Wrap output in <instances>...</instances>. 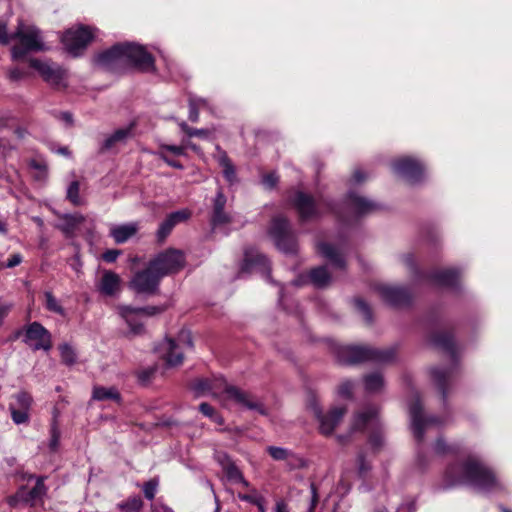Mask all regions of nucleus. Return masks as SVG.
<instances>
[{"label": "nucleus", "mask_w": 512, "mask_h": 512, "mask_svg": "<svg viewBox=\"0 0 512 512\" xmlns=\"http://www.w3.org/2000/svg\"><path fill=\"white\" fill-rule=\"evenodd\" d=\"M93 64L105 71L120 73L129 68L141 72H156L155 59L146 49L134 43H119L93 58Z\"/></svg>", "instance_id": "f257e3e1"}, {"label": "nucleus", "mask_w": 512, "mask_h": 512, "mask_svg": "<svg viewBox=\"0 0 512 512\" xmlns=\"http://www.w3.org/2000/svg\"><path fill=\"white\" fill-rule=\"evenodd\" d=\"M444 483L445 488L468 484L480 492H491L502 488L494 471L472 455L449 465L444 473Z\"/></svg>", "instance_id": "f03ea898"}, {"label": "nucleus", "mask_w": 512, "mask_h": 512, "mask_svg": "<svg viewBox=\"0 0 512 512\" xmlns=\"http://www.w3.org/2000/svg\"><path fill=\"white\" fill-rule=\"evenodd\" d=\"M396 357L394 348L375 349L369 346L351 345L340 347L337 351L339 363L345 365L358 364L365 361L390 363Z\"/></svg>", "instance_id": "7ed1b4c3"}, {"label": "nucleus", "mask_w": 512, "mask_h": 512, "mask_svg": "<svg viewBox=\"0 0 512 512\" xmlns=\"http://www.w3.org/2000/svg\"><path fill=\"white\" fill-rule=\"evenodd\" d=\"M11 39L18 41V44L11 48L13 60L21 59L29 52L46 50L41 31L33 25L19 22L16 30L11 34Z\"/></svg>", "instance_id": "20e7f679"}, {"label": "nucleus", "mask_w": 512, "mask_h": 512, "mask_svg": "<svg viewBox=\"0 0 512 512\" xmlns=\"http://www.w3.org/2000/svg\"><path fill=\"white\" fill-rule=\"evenodd\" d=\"M147 265L162 279L179 272L185 266V256L182 251L170 248L155 255Z\"/></svg>", "instance_id": "39448f33"}, {"label": "nucleus", "mask_w": 512, "mask_h": 512, "mask_svg": "<svg viewBox=\"0 0 512 512\" xmlns=\"http://www.w3.org/2000/svg\"><path fill=\"white\" fill-rule=\"evenodd\" d=\"M166 305L132 307L129 305H121L118 307L119 315L124 319L133 335H140L144 332V325L141 322L142 317H150L164 312Z\"/></svg>", "instance_id": "423d86ee"}, {"label": "nucleus", "mask_w": 512, "mask_h": 512, "mask_svg": "<svg viewBox=\"0 0 512 512\" xmlns=\"http://www.w3.org/2000/svg\"><path fill=\"white\" fill-rule=\"evenodd\" d=\"M269 234L274 240L275 245L284 253H295L297 242L291 225L283 216H276L272 219Z\"/></svg>", "instance_id": "0eeeda50"}, {"label": "nucleus", "mask_w": 512, "mask_h": 512, "mask_svg": "<svg viewBox=\"0 0 512 512\" xmlns=\"http://www.w3.org/2000/svg\"><path fill=\"white\" fill-rule=\"evenodd\" d=\"M23 333V342L32 350L49 351L52 348L51 333L39 322H32L23 330H18L14 338H18Z\"/></svg>", "instance_id": "6e6552de"}, {"label": "nucleus", "mask_w": 512, "mask_h": 512, "mask_svg": "<svg viewBox=\"0 0 512 512\" xmlns=\"http://www.w3.org/2000/svg\"><path fill=\"white\" fill-rule=\"evenodd\" d=\"M185 347H193L191 333L188 330H181L176 339L165 340L162 350L167 366L174 367L182 364Z\"/></svg>", "instance_id": "1a4fd4ad"}, {"label": "nucleus", "mask_w": 512, "mask_h": 512, "mask_svg": "<svg viewBox=\"0 0 512 512\" xmlns=\"http://www.w3.org/2000/svg\"><path fill=\"white\" fill-rule=\"evenodd\" d=\"M160 281L161 278L147 265L131 277L128 288L137 295L154 296L159 293Z\"/></svg>", "instance_id": "9d476101"}, {"label": "nucleus", "mask_w": 512, "mask_h": 512, "mask_svg": "<svg viewBox=\"0 0 512 512\" xmlns=\"http://www.w3.org/2000/svg\"><path fill=\"white\" fill-rule=\"evenodd\" d=\"M409 413L411 419V427L414 437L418 441H422L425 431L431 426H438L443 424V421L436 416L425 417L423 415V407L420 402L419 396L415 394L414 399L409 405Z\"/></svg>", "instance_id": "9b49d317"}, {"label": "nucleus", "mask_w": 512, "mask_h": 512, "mask_svg": "<svg viewBox=\"0 0 512 512\" xmlns=\"http://www.w3.org/2000/svg\"><path fill=\"white\" fill-rule=\"evenodd\" d=\"M93 39V32L87 26H78L65 31L61 37L66 51L74 57L79 56Z\"/></svg>", "instance_id": "f8f14e48"}, {"label": "nucleus", "mask_w": 512, "mask_h": 512, "mask_svg": "<svg viewBox=\"0 0 512 512\" xmlns=\"http://www.w3.org/2000/svg\"><path fill=\"white\" fill-rule=\"evenodd\" d=\"M312 410L319 421L320 432L325 436H329L334 432L346 414L345 407H334L327 414H322L320 407L317 405H313Z\"/></svg>", "instance_id": "ddd939ff"}, {"label": "nucleus", "mask_w": 512, "mask_h": 512, "mask_svg": "<svg viewBox=\"0 0 512 512\" xmlns=\"http://www.w3.org/2000/svg\"><path fill=\"white\" fill-rule=\"evenodd\" d=\"M393 171L399 176L405 178L410 183H417L424 174L423 165L411 157L397 159L392 164Z\"/></svg>", "instance_id": "4468645a"}, {"label": "nucleus", "mask_w": 512, "mask_h": 512, "mask_svg": "<svg viewBox=\"0 0 512 512\" xmlns=\"http://www.w3.org/2000/svg\"><path fill=\"white\" fill-rule=\"evenodd\" d=\"M292 203L303 221L318 217L321 214V203H316L312 196L304 192H296Z\"/></svg>", "instance_id": "2eb2a0df"}, {"label": "nucleus", "mask_w": 512, "mask_h": 512, "mask_svg": "<svg viewBox=\"0 0 512 512\" xmlns=\"http://www.w3.org/2000/svg\"><path fill=\"white\" fill-rule=\"evenodd\" d=\"M224 391L229 398L233 399L239 405H242L249 410H255L261 415L267 414V410L263 403L251 394L246 393L235 386L227 384H225Z\"/></svg>", "instance_id": "dca6fc26"}, {"label": "nucleus", "mask_w": 512, "mask_h": 512, "mask_svg": "<svg viewBox=\"0 0 512 512\" xmlns=\"http://www.w3.org/2000/svg\"><path fill=\"white\" fill-rule=\"evenodd\" d=\"M378 292L385 302L394 307L408 305L411 301V294L404 287L383 285L378 287Z\"/></svg>", "instance_id": "f3484780"}, {"label": "nucleus", "mask_w": 512, "mask_h": 512, "mask_svg": "<svg viewBox=\"0 0 512 512\" xmlns=\"http://www.w3.org/2000/svg\"><path fill=\"white\" fill-rule=\"evenodd\" d=\"M214 459L222 467L229 481L234 483H241L244 487H249L248 481L243 477L242 472L232 461L230 456L224 451H216Z\"/></svg>", "instance_id": "a211bd4d"}, {"label": "nucleus", "mask_w": 512, "mask_h": 512, "mask_svg": "<svg viewBox=\"0 0 512 512\" xmlns=\"http://www.w3.org/2000/svg\"><path fill=\"white\" fill-rule=\"evenodd\" d=\"M226 203L227 197L220 188L218 189L212 203V214L210 218L212 227L215 228L232 222L231 215L224 210Z\"/></svg>", "instance_id": "6ab92c4d"}, {"label": "nucleus", "mask_w": 512, "mask_h": 512, "mask_svg": "<svg viewBox=\"0 0 512 512\" xmlns=\"http://www.w3.org/2000/svg\"><path fill=\"white\" fill-rule=\"evenodd\" d=\"M190 216L191 213L187 209L178 210L167 215L157 230L158 241L163 242L177 224L185 222Z\"/></svg>", "instance_id": "aec40b11"}, {"label": "nucleus", "mask_w": 512, "mask_h": 512, "mask_svg": "<svg viewBox=\"0 0 512 512\" xmlns=\"http://www.w3.org/2000/svg\"><path fill=\"white\" fill-rule=\"evenodd\" d=\"M379 418L376 407H368L364 411L355 414L350 425L352 432L364 431L370 427H378Z\"/></svg>", "instance_id": "412c9836"}, {"label": "nucleus", "mask_w": 512, "mask_h": 512, "mask_svg": "<svg viewBox=\"0 0 512 512\" xmlns=\"http://www.w3.org/2000/svg\"><path fill=\"white\" fill-rule=\"evenodd\" d=\"M350 208L358 216H365L381 209V205L354 192L348 194Z\"/></svg>", "instance_id": "4be33fe9"}, {"label": "nucleus", "mask_w": 512, "mask_h": 512, "mask_svg": "<svg viewBox=\"0 0 512 512\" xmlns=\"http://www.w3.org/2000/svg\"><path fill=\"white\" fill-rule=\"evenodd\" d=\"M29 64L40 73L46 82L58 85L62 81L63 72L59 67L52 66L47 62L35 58H31Z\"/></svg>", "instance_id": "5701e85b"}, {"label": "nucleus", "mask_w": 512, "mask_h": 512, "mask_svg": "<svg viewBox=\"0 0 512 512\" xmlns=\"http://www.w3.org/2000/svg\"><path fill=\"white\" fill-rule=\"evenodd\" d=\"M138 223L130 222L125 224H112L109 229V236L116 244H123L137 234Z\"/></svg>", "instance_id": "b1692460"}, {"label": "nucleus", "mask_w": 512, "mask_h": 512, "mask_svg": "<svg viewBox=\"0 0 512 512\" xmlns=\"http://www.w3.org/2000/svg\"><path fill=\"white\" fill-rule=\"evenodd\" d=\"M316 247L318 253L329 260L336 268L345 269V259L337 247L325 242H319Z\"/></svg>", "instance_id": "393cba45"}, {"label": "nucleus", "mask_w": 512, "mask_h": 512, "mask_svg": "<svg viewBox=\"0 0 512 512\" xmlns=\"http://www.w3.org/2000/svg\"><path fill=\"white\" fill-rule=\"evenodd\" d=\"M431 374L438 386V389L442 395V399L445 402L447 398V385L452 382L454 378L453 369H441L433 368Z\"/></svg>", "instance_id": "a878e982"}, {"label": "nucleus", "mask_w": 512, "mask_h": 512, "mask_svg": "<svg viewBox=\"0 0 512 512\" xmlns=\"http://www.w3.org/2000/svg\"><path fill=\"white\" fill-rule=\"evenodd\" d=\"M119 288L120 277L112 271H105L98 286L99 291L104 295L112 296Z\"/></svg>", "instance_id": "bb28decb"}, {"label": "nucleus", "mask_w": 512, "mask_h": 512, "mask_svg": "<svg viewBox=\"0 0 512 512\" xmlns=\"http://www.w3.org/2000/svg\"><path fill=\"white\" fill-rule=\"evenodd\" d=\"M268 452L270 456L275 460H287L288 464L293 468H299L304 466V460L294 455L288 449L270 446L268 448Z\"/></svg>", "instance_id": "cd10ccee"}, {"label": "nucleus", "mask_w": 512, "mask_h": 512, "mask_svg": "<svg viewBox=\"0 0 512 512\" xmlns=\"http://www.w3.org/2000/svg\"><path fill=\"white\" fill-rule=\"evenodd\" d=\"M429 279L439 286H454L458 280L459 272L455 269L438 270L431 273Z\"/></svg>", "instance_id": "c85d7f7f"}, {"label": "nucleus", "mask_w": 512, "mask_h": 512, "mask_svg": "<svg viewBox=\"0 0 512 512\" xmlns=\"http://www.w3.org/2000/svg\"><path fill=\"white\" fill-rule=\"evenodd\" d=\"M45 477L41 476L36 479L35 486L30 490H25V497L23 503L34 506L38 501H42L47 493V487L44 483Z\"/></svg>", "instance_id": "c756f323"}, {"label": "nucleus", "mask_w": 512, "mask_h": 512, "mask_svg": "<svg viewBox=\"0 0 512 512\" xmlns=\"http://www.w3.org/2000/svg\"><path fill=\"white\" fill-rule=\"evenodd\" d=\"M132 135V128H120L111 135L107 136L101 145V151H108L115 147L117 144L125 143Z\"/></svg>", "instance_id": "7c9ffc66"}, {"label": "nucleus", "mask_w": 512, "mask_h": 512, "mask_svg": "<svg viewBox=\"0 0 512 512\" xmlns=\"http://www.w3.org/2000/svg\"><path fill=\"white\" fill-rule=\"evenodd\" d=\"M430 343L436 348L447 352L452 359L455 358V347L453 337L448 333H435L430 337Z\"/></svg>", "instance_id": "2f4dec72"}, {"label": "nucleus", "mask_w": 512, "mask_h": 512, "mask_svg": "<svg viewBox=\"0 0 512 512\" xmlns=\"http://www.w3.org/2000/svg\"><path fill=\"white\" fill-rule=\"evenodd\" d=\"M92 398L97 401L112 400L119 402L121 400V395L115 387L107 388L102 386H94Z\"/></svg>", "instance_id": "473e14b6"}, {"label": "nucleus", "mask_w": 512, "mask_h": 512, "mask_svg": "<svg viewBox=\"0 0 512 512\" xmlns=\"http://www.w3.org/2000/svg\"><path fill=\"white\" fill-rule=\"evenodd\" d=\"M258 266L262 267L264 270L269 269L268 259L264 255H262V254H257L254 257H251L248 253H246L245 254V259H244V264H243V267H242V271L243 272L244 271H250L253 268H256ZM266 276H267V279L271 278L270 270H268Z\"/></svg>", "instance_id": "72a5a7b5"}, {"label": "nucleus", "mask_w": 512, "mask_h": 512, "mask_svg": "<svg viewBox=\"0 0 512 512\" xmlns=\"http://www.w3.org/2000/svg\"><path fill=\"white\" fill-rule=\"evenodd\" d=\"M310 281L317 288H324L329 285L331 276L326 266H319L312 269L309 273Z\"/></svg>", "instance_id": "f704fd0d"}, {"label": "nucleus", "mask_w": 512, "mask_h": 512, "mask_svg": "<svg viewBox=\"0 0 512 512\" xmlns=\"http://www.w3.org/2000/svg\"><path fill=\"white\" fill-rule=\"evenodd\" d=\"M219 165L222 168L223 176L230 185L237 182L236 169L230 158L225 152H222L218 159Z\"/></svg>", "instance_id": "c9c22d12"}, {"label": "nucleus", "mask_w": 512, "mask_h": 512, "mask_svg": "<svg viewBox=\"0 0 512 512\" xmlns=\"http://www.w3.org/2000/svg\"><path fill=\"white\" fill-rule=\"evenodd\" d=\"M63 223L60 226V229L67 235H70L74 232L76 227L83 221V217L79 214L70 215L66 214L62 217Z\"/></svg>", "instance_id": "e433bc0d"}, {"label": "nucleus", "mask_w": 512, "mask_h": 512, "mask_svg": "<svg viewBox=\"0 0 512 512\" xmlns=\"http://www.w3.org/2000/svg\"><path fill=\"white\" fill-rule=\"evenodd\" d=\"M365 389L368 392H378L384 386V380L381 374L372 373L364 378Z\"/></svg>", "instance_id": "4c0bfd02"}, {"label": "nucleus", "mask_w": 512, "mask_h": 512, "mask_svg": "<svg viewBox=\"0 0 512 512\" xmlns=\"http://www.w3.org/2000/svg\"><path fill=\"white\" fill-rule=\"evenodd\" d=\"M118 508L124 512H140L143 508V501L140 496H133L119 503Z\"/></svg>", "instance_id": "58836bf2"}, {"label": "nucleus", "mask_w": 512, "mask_h": 512, "mask_svg": "<svg viewBox=\"0 0 512 512\" xmlns=\"http://www.w3.org/2000/svg\"><path fill=\"white\" fill-rule=\"evenodd\" d=\"M62 362L68 366L76 363V353L74 349L67 343L59 346Z\"/></svg>", "instance_id": "ea45409f"}, {"label": "nucleus", "mask_w": 512, "mask_h": 512, "mask_svg": "<svg viewBox=\"0 0 512 512\" xmlns=\"http://www.w3.org/2000/svg\"><path fill=\"white\" fill-rule=\"evenodd\" d=\"M178 125H179L180 129L190 138L191 137L207 138L210 133V131L208 129L192 128L185 121L179 122Z\"/></svg>", "instance_id": "a19ab883"}, {"label": "nucleus", "mask_w": 512, "mask_h": 512, "mask_svg": "<svg viewBox=\"0 0 512 512\" xmlns=\"http://www.w3.org/2000/svg\"><path fill=\"white\" fill-rule=\"evenodd\" d=\"M79 191L80 183L76 180L72 181L67 188L66 197L75 206H78L82 203Z\"/></svg>", "instance_id": "79ce46f5"}, {"label": "nucleus", "mask_w": 512, "mask_h": 512, "mask_svg": "<svg viewBox=\"0 0 512 512\" xmlns=\"http://www.w3.org/2000/svg\"><path fill=\"white\" fill-rule=\"evenodd\" d=\"M11 412V418L17 425L28 423L29 421V410L18 409L14 405L9 406Z\"/></svg>", "instance_id": "37998d69"}, {"label": "nucleus", "mask_w": 512, "mask_h": 512, "mask_svg": "<svg viewBox=\"0 0 512 512\" xmlns=\"http://www.w3.org/2000/svg\"><path fill=\"white\" fill-rule=\"evenodd\" d=\"M214 387V384L209 379H197L191 388L196 396H200L205 392L211 391Z\"/></svg>", "instance_id": "c03bdc74"}, {"label": "nucleus", "mask_w": 512, "mask_h": 512, "mask_svg": "<svg viewBox=\"0 0 512 512\" xmlns=\"http://www.w3.org/2000/svg\"><path fill=\"white\" fill-rule=\"evenodd\" d=\"M188 104H191V105L194 104V106L197 107L199 110L207 109L211 113L214 112L213 106L211 105V103L209 102L208 99L196 96L191 93L188 95Z\"/></svg>", "instance_id": "a18cd8bd"}, {"label": "nucleus", "mask_w": 512, "mask_h": 512, "mask_svg": "<svg viewBox=\"0 0 512 512\" xmlns=\"http://www.w3.org/2000/svg\"><path fill=\"white\" fill-rule=\"evenodd\" d=\"M354 305H355L357 311L363 316L365 321L367 323H371L372 322V311H371L369 305L361 298H355Z\"/></svg>", "instance_id": "49530a36"}, {"label": "nucleus", "mask_w": 512, "mask_h": 512, "mask_svg": "<svg viewBox=\"0 0 512 512\" xmlns=\"http://www.w3.org/2000/svg\"><path fill=\"white\" fill-rule=\"evenodd\" d=\"M15 399L17 401L18 409L30 410L33 398L28 392L20 391L15 395Z\"/></svg>", "instance_id": "de8ad7c7"}, {"label": "nucleus", "mask_w": 512, "mask_h": 512, "mask_svg": "<svg viewBox=\"0 0 512 512\" xmlns=\"http://www.w3.org/2000/svg\"><path fill=\"white\" fill-rule=\"evenodd\" d=\"M45 299H46V308L49 311H52L54 313H57L59 315H64V309L59 304L57 299L53 296L51 292H45Z\"/></svg>", "instance_id": "09e8293b"}, {"label": "nucleus", "mask_w": 512, "mask_h": 512, "mask_svg": "<svg viewBox=\"0 0 512 512\" xmlns=\"http://www.w3.org/2000/svg\"><path fill=\"white\" fill-rule=\"evenodd\" d=\"M159 151H163L167 154V152H170L176 156H184L186 155V146H184V143L182 145H168V144H161Z\"/></svg>", "instance_id": "8fccbe9b"}, {"label": "nucleus", "mask_w": 512, "mask_h": 512, "mask_svg": "<svg viewBox=\"0 0 512 512\" xmlns=\"http://www.w3.org/2000/svg\"><path fill=\"white\" fill-rule=\"evenodd\" d=\"M238 498L241 501L256 505L263 498V496L260 495L256 489H251L250 493L248 494L238 493Z\"/></svg>", "instance_id": "3c124183"}, {"label": "nucleus", "mask_w": 512, "mask_h": 512, "mask_svg": "<svg viewBox=\"0 0 512 512\" xmlns=\"http://www.w3.org/2000/svg\"><path fill=\"white\" fill-rule=\"evenodd\" d=\"M434 450L439 455L453 453L455 451L454 447L449 446L442 438L436 440Z\"/></svg>", "instance_id": "603ef678"}, {"label": "nucleus", "mask_w": 512, "mask_h": 512, "mask_svg": "<svg viewBox=\"0 0 512 512\" xmlns=\"http://www.w3.org/2000/svg\"><path fill=\"white\" fill-rule=\"evenodd\" d=\"M358 474L360 477H365L371 470L370 464L365 460L363 453H359L357 456Z\"/></svg>", "instance_id": "864d4df0"}, {"label": "nucleus", "mask_w": 512, "mask_h": 512, "mask_svg": "<svg viewBox=\"0 0 512 512\" xmlns=\"http://www.w3.org/2000/svg\"><path fill=\"white\" fill-rule=\"evenodd\" d=\"M143 493L148 500H153L157 491V482L150 480L144 483Z\"/></svg>", "instance_id": "5fc2aeb1"}, {"label": "nucleus", "mask_w": 512, "mask_h": 512, "mask_svg": "<svg viewBox=\"0 0 512 512\" xmlns=\"http://www.w3.org/2000/svg\"><path fill=\"white\" fill-rule=\"evenodd\" d=\"M51 438L49 442V447L52 451H55L59 445L60 440V431L56 425V423H53L51 426Z\"/></svg>", "instance_id": "6e6d98bb"}, {"label": "nucleus", "mask_w": 512, "mask_h": 512, "mask_svg": "<svg viewBox=\"0 0 512 512\" xmlns=\"http://www.w3.org/2000/svg\"><path fill=\"white\" fill-rule=\"evenodd\" d=\"M369 443L375 449L381 448L384 444L383 434L380 431L372 433L369 437Z\"/></svg>", "instance_id": "4d7b16f0"}, {"label": "nucleus", "mask_w": 512, "mask_h": 512, "mask_svg": "<svg viewBox=\"0 0 512 512\" xmlns=\"http://www.w3.org/2000/svg\"><path fill=\"white\" fill-rule=\"evenodd\" d=\"M157 155L161 160H163L170 167H173V168H176L179 170H182L184 168L183 165L179 161L169 158L168 155L166 153H164L163 151H158Z\"/></svg>", "instance_id": "13d9d810"}, {"label": "nucleus", "mask_w": 512, "mask_h": 512, "mask_svg": "<svg viewBox=\"0 0 512 512\" xmlns=\"http://www.w3.org/2000/svg\"><path fill=\"white\" fill-rule=\"evenodd\" d=\"M25 489L26 486H22L15 495L9 497L8 504L12 507H15L19 502H23V497H25Z\"/></svg>", "instance_id": "bf43d9fd"}, {"label": "nucleus", "mask_w": 512, "mask_h": 512, "mask_svg": "<svg viewBox=\"0 0 512 512\" xmlns=\"http://www.w3.org/2000/svg\"><path fill=\"white\" fill-rule=\"evenodd\" d=\"M22 262V256L19 253H15L10 256L6 263L0 265L2 268H14Z\"/></svg>", "instance_id": "052dcab7"}, {"label": "nucleus", "mask_w": 512, "mask_h": 512, "mask_svg": "<svg viewBox=\"0 0 512 512\" xmlns=\"http://www.w3.org/2000/svg\"><path fill=\"white\" fill-rule=\"evenodd\" d=\"M310 490H311V500H310V505L308 507L307 512H314L316 505L318 503V493H317V488L314 483L310 484Z\"/></svg>", "instance_id": "680f3d73"}, {"label": "nucleus", "mask_w": 512, "mask_h": 512, "mask_svg": "<svg viewBox=\"0 0 512 512\" xmlns=\"http://www.w3.org/2000/svg\"><path fill=\"white\" fill-rule=\"evenodd\" d=\"M278 182V176L275 173L267 174L263 177L262 183L265 187L272 189Z\"/></svg>", "instance_id": "e2e57ef3"}, {"label": "nucleus", "mask_w": 512, "mask_h": 512, "mask_svg": "<svg viewBox=\"0 0 512 512\" xmlns=\"http://www.w3.org/2000/svg\"><path fill=\"white\" fill-rule=\"evenodd\" d=\"M353 384L350 381H345L339 386V394L343 397L349 398L352 395Z\"/></svg>", "instance_id": "0e129e2a"}, {"label": "nucleus", "mask_w": 512, "mask_h": 512, "mask_svg": "<svg viewBox=\"0 0 512 512\" xmlns=\"http://www.w3.org/2000/svg\"><path fill=\"white\" fill-rule=\"evenodd\" d=\"M10 41H12L11 34L8 35L6 24L0 22V44L7 45Z\"/></svg>", "instance_id": "69168bd1"}, {"label": "nucleus", "mask_w": 512, "mask_h": 512, "mask_svg": "<svg viewBox=\"0 0 512 512\" xmlns=\"http://www.w3.org/2000/svg\"><path fill=\"white\" fill-rule=\"evenodd\" d=\"M199 411L208 418H212L213 416H215L216 412L214 408L206 402H203L199 405Z\"/></svg>", "instance_id": "338daca9"}, {"label": "nucleus", "mask_w": 512, "mask_h": 512, "mask_svg": "<svg viewBox=\"0 0 512 512\" xmlns=\"http://www.w3.org/2000/svg\"><path fill=\"white\" fill-rule=\"evenodd\" d=\"M26 76V73L19 68H12L9 70L8 77L11 81H19Z\"/></svg>", "instance_id": "774afa93"}]
</instances>
